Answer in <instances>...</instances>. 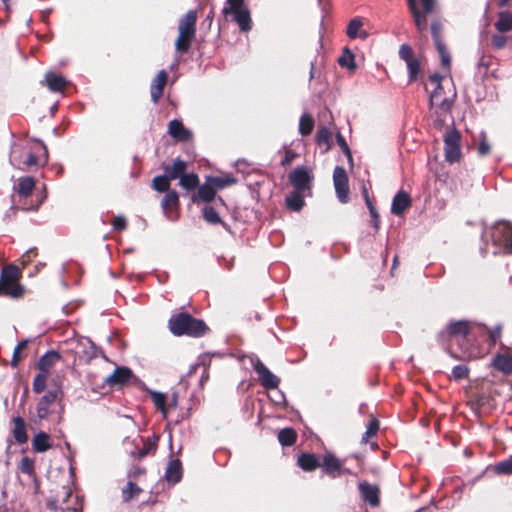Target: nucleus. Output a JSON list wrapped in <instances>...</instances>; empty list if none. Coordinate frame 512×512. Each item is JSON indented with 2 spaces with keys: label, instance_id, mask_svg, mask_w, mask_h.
<instances>
[{
  "label": "nucleus",
  "instance_id": "obj_1",
  "mask_svg": "<svg viewBox=\"0 0 512 512\" xmlns=\"http://www.w3.org/2000/svg\"><path fill=\"white\" fill-rule=\"evenodd\" d=\"M168 323L171 333L175 336L187 335L191 337H201L207 330L204 321L196 319L186 312L172 315Z\"/></svg>",
  "mask_w": 512,
  "mask_h": 512
},
{
  "label": "nucleus",
  "instance_id": "obj_2",
  "mask_svg": "<svg viewBox=\"0 0 512 512\" xmlns=\"http://www.w3.org/2000/svg\"><path fill=\"white\" fill-rule=\"evenodd\" d=\"M21 276L19 268L14 264L4 266L0 273V296L19 298L24 293V287L18 283Z\"/></svg>",
  "mask_w": 512,
  "mask_h": 512
},
{
  "label": "nucleus",
  "instance_id": "obj_3",
  "mask_svg": "<svg viewBox=\"0 0 512 512\" xmlns=\"http://www.w3.org/2000/svg\"><path fill=\"white\" fill-rule=\"evenodd\" d=\"M228 7L223 9L225 15H233L241 32H249L252 29V19L244 0H227Z\"/></svg>",
  "mask_w": 512,
  "mask_h": 512
},
{
  "label": "nucleus",
  "instance_id": "obj_4",
  "mask_svg": "<svg viewBox=\"0 0 512 512\" xmlns=\"http://www.w3.org/2000/svg\"><path fill=\"white\" fill-rule=\"evenodd\" d=\"M49 160V153L42 140L35 138L30 141V155L23 160L20 170L26 171L31 167H44Z\"/></svg>",
  "mask_w": 512,
  "mask_h": 512
},
{
  "label": "nucleus",
  "instance_id": "obj_5",
  "mask_svg": "<svg viewBox=\"0 0 512 512\" xmlns=\"http://www.w3.org/2000/svg\"><path fill=\"white\" fill-rule=\"evenodd\" d=\"M444 77L439 73H434L429 76V84L432 86L430 90L428 86L425 87L426 91L430 93V104L432 106L440 107L445 111V117H447L446 110L449 108L450 99L444 93V87L442 81Z\"/></svg>",
  "mask_w": 512,
  "mask_h": 512
},
{
  "label": "nucleus",
  "instance_id": "obj_6",
  "mask_svg": "<svg viewBox=\"0 0 512 512\" xmlns=\"http://www.w3.org/2000/svg\"><path fill=\"white\" fill-rule=\"evenodd\" d=\"M314 175L307 166H297L288 175V181L294 190L312 195Z\"/></svg>",
  "mask_w": 512,
  "mask_h": 512
},
{
  "label": "nucleus",
  "instance_id": "obj_7",
  "mask_svg": "<svg viewBox=\"0 0 512 512\" xmlns=\"http://www.w3.org/2000/svg\"><path fill=\"white\" fill-rule=\"evenodd\" d=\"M490 237L495 246L503 247L507 253L512 254V224L507 221H498L490 228Z\"/></svg>",
  "mask_w": 512,
  "mask_h": 512
},
{
  "label": "nucleus",
  "instance_id": "obj_8",
  "mask_svg": "<svg viewBox=\"0 0 512 512\" xmlns=\"http://www.w3.org/2000/svg\"><path fill=\"white\" fill-rule=\"evenodd\" d=\"M444 156L446 162L453 164L462 157L461 134L459 130H448L444 136Z\"/></svg>",
  "mask_w": 512,
  "mask_h": 512
},
{
  "label": "nucleus",
  "instance_id": "obj_9",
  "mask_svg": "<svg viewBox=\"0 0 512 512\" xmlns=\"http://www.w3.org/2000/svg\"><path fill=\"white\" fill-rule=\"evenodd\" d=\"M398 54L407 65L409 82L417 81L421 76V62L419 58L415 57L412 47L408 44H402Z\"/></svg>",
  "mask_w": 512,
  "mask_h": 512
},
{
  "label": "nucleus",
  "instance_id": "obj_10",
  "mask_svg": "<svg viewBox=\"0 0 512 512\" xmlns=\"http://www.w3.org/2000/svg\"><path fill=\"white\" fill-rule=\"evenodd\" d=\"M442 32L443 24L438 20L433 21L431 24V34L434 41V45L436 47L437 52L440 55L442 67L449 70L451 65V56L443 41Z\"/></svg>",
  "mask_w": 512,
  "mask_h": 512
},
{
  "label": "nucleus",
  "instance_id": "obj_11",
  "mask_svg": "<svg viewBox=\"0 0 512 512\" xmlns=\"http://www.w3.org/2000/svg\"><path fill=\"white\" fill-rule=\"evenodd\" d=\"M333 184L340 203L349 201V180L346 170L342 166H336L333 171Z\"/></svg>",
  "mask_w": 512,
  "mask_h": 512
},
{
  "label": "nucleus",
  "instance_id": "obj_12",
  "mask_svg": "<svg viewBox=\"0 0 512 512\" xmlns=\"http://www.w3.org/2000/svg\"><path fill=\"white\" fill-rule=\"evenodd\" d=\"M251 363L254 371L258 375L259 382L264 388L268 390L278 388L280 379L273 374L260 359H252Z\"/></svg>",
  "mask_w": 512,
  "mask_h": 512
},
{
  "label": "nucleus",
  "instance_id": "obj_13",
  "mask_svg": "<svg viewBox=\"0 0 512 512\" xmlns=\"http://www.w3.org/2000/svg\"><path fill=\"white\" fill-rule=\"evenodd\" d=\"M470 332V322L467 320L451 321L446 329L438 334V341L445 344L450 337H466Z\"/></svg>",
  "mask_w": 512,
  "mask_h": 512
},
{
  "label": "nucleus",
  "instance_id": "obj_14",
  "mask_svg": "<svg viewBox=\"0 0 512 512\" xmlns=\"http://www.w3.org/2000/svg\"><path fill=\"white\" fill-rule=\"evenodd\" d=\"M32 139L24 134V137L17 138L12 142L9 161L14 167L20 169L23 154L30 155V141Z\"/></svg>",
  "mask_w": 512,
  "mask_h": 512
},
{
  "label": "nucleus",
  "instance_id": "obj_15",
  "mask_svg": "<svg viewBox=\"0 0 512 512\" xmlns=\"http://www.w3.org/2000/svg\"><path fill=\"white\" fill-rule=\"evenodd\" d=\"M62 392L60 389L48 390L39 400L36 406L37 416L40 419H47L52 413L51 405L58 399H61Z\"/></svg>",
  "mask_w": 512,
  "mask_h": 512
},
{
  "label": "nucleus",
  "instance_id": "obj_16",
  "mask_svg": "<svg viewBox=\"0 0 512 512\" xmlns=\"http://www.w3.org/2000/svg\"><path fill=\"white\" fill-rule=\"evenodd\" d=\"M343 459L337 458L333 453L327 452L321 461L320 467L323 472L330 478L335 479L341 475L342 466L344 465Z\"/></svg>",
  "mask_w": 512,
  "mask_h": 512
},
{
  "label": "nucleus",
  "instance_id": "obj_17",
  "mask_svg": "<svg viewBox=\"0 0 512 512\" xmlns=\"http://www.w3.org/2000/svg\"><path fill=\"white\" fill-rule=\"evenodd\" d=\"M168 82V72L160 70L150 85V95L152 101L157 104L163 95V91Z\"/></svg>",
  "mask_w": 512,
  "mask_h": 512
},
{
  "label": "nucleus",
  "instance_id": "obj_18",
  "mask_svg": "<svg viewBox=\"0 0 512 512\" xmlns=\"http://www.w3.org/2000/svg\"><path fill=\"white\" fill-rule=\"evenodd\" d=\"M133 376L131 369L125 366L116 367L114 372L104 379V383L109 386L125 385Z\"/></svg>",
  "mask_w": 512,
  "mask_h": 512
},
{
  "label": "nucleus",
  "instance_id": "obj_19",
  "mask_svg": "<svg viewBox=\"0 0 512 512\" xmlns=\"http://www.w3.org/2000/svg\"><path fill=\"white\" fill-rule=\"evenodd\" d=\"M359 491L363 501L369 503L372 507L379 505V489L376 485L360 482Z\"/></svg>",
  "mask_w": 512,
  "mask_h": 512
},
{
  "label": "nucleus",
  "instance_id": "obj_20",
  "mask_svg": "<svg viewBox=\"0 0 512 512\" xmlns=\"http://www.w3.org/2000/svg\"><path fill=\"white\" fill-rule=\"evenodd\" d=\"M197 13L189 10L179 21L178 31L184 34L196 36Z\"/></svg>",
  "mask_w": 512,
  "mask_h": 512
},
{
  "label": "nucleus",
  "instance_id": "obj_21",
  "mask_svg": "<svg viewBox=\"0 0 512 512\" xmlns=\"http://www.w3.org/2000/svg\"><path fill=\"white\" fill-rule=\"evenodd\" d=\"M411 198L409 194L403 190L397 192L391 204V213L400 216L410 206Z\"/></svg>",
  "mask_w": 512,
  "mask_h": 512
},
{
  "label": "nucleus",
  "instance_id": "obj_22",
  "mask_svg": "<svg viewBox=\"0 0 512 512\" xmlns=\"http://www.w3.org/2000/svg\"><path fill=\"white\" fill-rule=\"evenodd\" d=\"M45 82L52 92H62L69 85L68 80L53 71H48L45 74Z\"/></svg>",
  "mask_w": 512,
  "mask_h": 512
},
{
  "label": "nucleus",
  "instance_id": "obj_23",
  "mask_svg": "<svg viewBox=\"0 0 512 512\" xmlns=\"http://www.w3.org/2000/svg\"><path fill=\"white\" fill-rule=\"evenodd\" d=\"M187 163L181 158L174 159L172 165H166L164 167L165 176L171 181L180 179V177L186 172Z\"/></svg>",
  "mask_w": 512,
  "mask_h": 512
},
{
  "label": "nucleus",
  "instance_id": "obj_24",
  "mask_svg": "<svg viewBox=\"0 0 512 512\" xmlns=\"http://www.w3.org/2000/svg\"><path fill=\"white\" fill-rule=\"evenodd\" d=\"M165 479L171 484H176L182 479V464L180 460L173 459L168 462L165 470Z\"/></svg>",
  "mask_w": 512,
  "mask_h": 512
},
{
  "label": "nucleus",
  "instance_id": "obj_25",
  "mask_svg": "<svg viewBox=\"0 0 512 512\" xmlns=\"http://www.w3.org/2000/svg\"><path fill=\"white\" fill-rule=\"evenodd\" d=\"M60 359L61 355L59 352L49 350L39 358L37 368L39 371L49 374L51 367H53Z\"/></svg>",
  "mask_w": 512,
  "mask_h": 512
},
{
  "label": "nucleus",
  "instance_id": "obj_26",
  "mask_svg": "<svg viewBox=\"0 0 512 512\" xmlns=\"http://www.w3.org/2000/svg\"><path fill=\"white\" fill-rule=\"evenodd\" d=\"M307 196H309L307 193L293 189V191L286 196L285 204L288 209L299 212L304 207V198Z\"/></svg>",
  "mask_w": 512,
  "mask_h": 512
},
{
  "label": "nucleus",
  "instance_id": "obj_27",
  "mask_svg": "<svg viewBox=\"0 0 512 512\" xmlns=\"http://www.w3.org/2000/svg\"><path fill=\"white\" fill-rule=\"evenodd\" d=\"M409 11L411 12L418 32L422 33L427 27V14H422L418 8L416 0H407Z\"/></svg>",
  "mask_w": 512,
  "mask_h": 512
},
{
  "label": "nucleus",
  "instance_id": "obj_28",
  "mask_svg": "<svg viewBox=\"0 0 512 512\" xmlns=\"http://www.w3.org/2000/svg\"><path fill=\"white\" fill-rule=\"evenodd\" d=\"M492 365L501 373L509 375L512 373V355L496 354L493 357Z\"/></svg>",
  "mask_w": 512,
  "mask_h": 512
},
{
  "label": "nucleus",
  "instance_id": "obj_29",
  "mask_svg": "<svg viewBox=\"0 0 512 512\" xmlns=\"http://www.w3.org/2000/svg\"><path fill=\"white\" fill-rule=\"evenodd\" d=\"M297 464L302 470L311 472L320 467L321 462L313 453H302L298 456Z\"/></svg>",
  "mask_w": 512,
  "mask_h": 512
},
{
  "label": "nucleus",
  "instance_id": "obj_30",
  "mask_svg": "<svg viewBox=\"0 0 512 512\" xmlns=\"http://www.w3.org/2000/svg\"><path fill=\"white\" fill-rule=\"evenodd\" d=\"M35 179L32 176L20 177L18 185L14 188L19 197L27 198L30 196L35 188Z\"/></svg>",
  "mask_w": 512,
  "mask_h": 512
},
{
  "label": "nucleus",
  "instance_id": "obj_31",
  "mask_svg": "<svg viewBox=\"0 0 512 512\" xmlns=\"http://www.w3.org/2000/svg\"><path fill=\"white\" fill-rule=\"evenodd\" d=\"M178 206H179L178 193L175 190L167 191L161 201V207L169 220L174 221L175 218L172 217L170 214H168L167 210L169 208H177Z\"/></svg>",
  "mask_w": 512,
  "mask_h": 512
},
{
  "label": "nucleus",
  "instance_id": "obj_32",
  "mask_svg": "<svg viewBox=\"0 0 512 512\" xmlns=\"http://www.w3.org/2000/svg\"><path fill=\"white\" fill-rule=\"evenodd\" d=\"M207 181L211 183L216 190H221L237 183V178L231 174L222 176H207Z\"/></svg>",
  "mask_w": 512,
  "mask_h": 512
},
{
  "label": "nucleus",
  "instance_id": "obj_33",
  "mask_svg": "<svg viewBox=\"0 0 512 512\" xmlns=\"http://www.w3.org/2000/svg\"><path fill=\"white\" fill-rule=\"evenodd\" d=\"M495 29L500 33H506L512 30V12L501 11L498 13V19L494 23Z\"/></svg>",
  "mask_w": 512,
  "mask_h": 512
},
{
  "label": "nucleus",
  "instance_id": "obj_34",
  "mask_svg": "<svg viewBox=\"0 0 512 512\" xmlns=\"http://www.w3.org/2000/svg\"><path fill=\"white\" fill-rule=\"evenodd\" d=\"M14 423V429H13V435L18 444H24L28 440V436L26 433V423L25 420L17 416L13 419Z\"/></svg>",
  "mask_w": 512,
  "mask_h": 512
},
{
  "label": "nucleus",
  "instance_id": "obj_35",
  "mask_svg": "<svg viewBox=\"0 0 512 512\" xmlns=\"http://www.w3.org/2000/svg\"><path fill=\"white\" fill-rule=\"evenodd\" d=\"M363 26V22L360 18L356 17L349 21L346 29V35L350 39H356L357 37H360L362 39L367 38L368 34L365 31L360 32V29Z\"/></svg>",
  "mask_w": 512,
  "mask_h": 512
},
{
  "label": "nucleus",
  "instance_id": "obj_36",
  "mask_svg": "<svg viewBox=\"0 0 512 512\" xmlns=\"http://www.w3.org/2000/svg\"><path fill=\"white\" fill-rule=\"evenodd\" d=\"M32 446L36 452L47 451L51 447L49 435L43 431H40L34 436L32 440Z\"/></svg>",
  "mask_w": 512,
  "mask_h": 512
},
{
  "label": "nucleus",
  "instance_id": "obj_37",
  "mask_svg": "<svg viewBox=\"0 0 512 512\" xmlns=\"http://www.w3.org/2000/svg\"><path fill=\"white\" fill-rule=\"evenodd\" d=\"M195 36L188 35L179 32L176 40H175V49L180 54H185L191 47L192 42L194 41Z\"/></svg>",
  "mask_w": 512,
  "mask_h": 512
},
{
  "label": "nucleus",
  "instance_id": "obj_38",
  "mask_svg": "<svg viewBox=\"0 0 512 512\" xmlns=\"http://www.w3.org/2000/svg\"><path fill=\"white\" fill-rule=\"evenodd\" d=\"M140 440L144 442V446L141 449H137V458L139 460L156 451L158 437L153 436L147 439L140 438Z\"/></svg>",
  "mask_w": 512,
  "mask_h": 512
},
{
  "label": "nucleus",
  "instance_id": "obj_39",
  "mask_svg": "<svg viewBox=\"0 0 512 512\" xmlns=\"http://www.w3.org/2000/svg\"><path fill=\"white\" fill-rule=\"evenodd\" d=\"M203 218L210 224H221L226 230H229V226L221 220L219 213L212 206H205L203 208Z\"/></svg>",
  "mask_w": 512,
  "mask_h": 512
},
{
  "label": "nucleus",
  "instance_id": "obj_40",
  "mask_svg": "<svg viewBox=\"0 0 512 512\" xmlns=\"http://www.w3.org/2000/svg\"><path fill=\"white\" fill-rule=\"evenodd\" d=\"M179 185L186 191L194 190L199 186V177L195 173H186L180 177Z\"/></svg>",
  "mask_w": 512,
  "mask_h": 512
},
{
  "label": "nucleus",
  "instance_id": "obj_41",
  "mask_svg": "<svg viewBox=\"0 0 512 512\" xmlns=\"http://www.w3.org/2000/svg\"><path fill=\"white\" fill-rule=\"evenodd\" d=\"M215 195H216V189L207 180L204 184L198 186V197L203 202H206V203L211 202L215 198Z\"/></svg>",
  "mask_w": 512,
  "mask_h": 512
},
{
  "label": "nucleus",
  "instance_id": "obj_42",
  "mask_svg": "<svg viewBox=\"0 0 512 512\" xmlns=\"http://www.w3.org/2000/svg\"><path fill=\"white\" fill-rule=\"evenodd\" d=\"M297 439V433L293 428H283L278 432V441L282 446H292Z\"/></svg>",
  "mask_w": 512,
  "mask_h": 512
},
{
  "label": "nucleus",
  "instance_id": "obj_43",
  "mask_svg": "<svg viewBox=\"0 0 512 512\" xmlns=\"http://www.w3.org/2000/svg\"><path fill=\"white\" fill-rule=\"evenodd\" d=\"M148 393L150 394L153 403L155 404L156 408L159 409L162 413V416L164 418L167 417V408L165 404L166 395L162 392L154 391L151 389H147Z\"/></svg>",
  "mask_w": 512,
  "mask_h": 512
},
{
  "label": "nucleus",
  "instance_id": "obj_44",
  "mask_svg": "<svg viewBox=\"0 0 512 512\" xmlns=\"http://www.w3.org/2000/svg\"><path fill=\"white\" fill-rule=\"evenodd\" d=\"M492 150V146L490 142L487 140L486 134L484 131L480 133L479 140L476 144V152L479 157H486L490 154Z\"/></svg>",
  "mask_w": 512,
  "mask_h": 512
},
{
  "label": "nucleus",
  "instance_id": "obj_45",
  "mask_svg": "<svg viewBox=\"0 0 512 512\" xmlns=\"http://www.w3.org/2000/svg\"><path fill=\"white\" fill-rule=\"evenodd\" d=\"M338 64L341 67H347L350 71H354L356 69L354 54L348 48H345L338 59Z\"/></svg>",
  "mask_w": 512,
  "mask_h": 512
},
{
  "label": "nucleus",
  "instance_id": "obj_46",
  "mask_svg": "<svg viewBox=\"0 0 512 512\" xmlns=\"http://www.w3.org/2000/svg\"><path fill=\"white\" fill-rule=\"evenodd\" d=\"M152 188L157 192L166 193L170 190V180L165 176V174L157 175L152 181Z\"/></svg>",
  "mask_w": 512,
  "mask_h": 512
},
{
  "label": "nucleus",
  "instance_id": "obj_47",
  "mask_svg": "<svg viewBox=\"0 0 512 512\" xmlns=\"http://www.w3.org/2000/svg\"><path fill=\"white\" fill-rule=\"evenodd\" d=\"M494 472L498 475H512V455L495 464Z\"/></svg>",
  "mask_w": 512,
  "mask_h": 512
},
{
  "label": "nucleus",
  "instance_id": "obj_48",
  "mask_svg": "<svg viewBox=\"0 0 512 512\" xmlns=\"http://www.w3.org/2000/svg\"><path fill=\"white\" fill-rule=\"evenodd\" d=\"M49 374L44 372H39L33 379V392L36 394L42 393L46 388V381Z\"/></svg>",
  "mask_w": 512,
  "mask_h": 512
},
{
  "label": "nucleus",
  "instance_id": "obj_49",
  "mask_svg": "<svg viewBox=\"0 0 512 512\" xmlns=\"http://www.w3.org/2000/svg\"><path fill=\"white\" fill-rule=\"evenodd\" d=\"M79 345L83 346V348H84L83 352L85 353V355L88 359H93V358L97 357V355H98L97 347L90 339H88V338L81 339L79 341Z\"/></svg>",
  "mask_w": 512,
  "mask_h": 512
},
{
  "label": "nucleus",
  "instance_id": "obj_50",
  "mask_svg": "<svg viewBox=\"0 0 512 512\" xmlns=\"http://www.w3.org/2000/svg\"><path fill=\"white\" fill-rule=\"evenodd\" d=\"M379 421L376 418H373L370 420L366 432L362 436L361 442L366 443L368 442V438L371 436H375L379 430Z\"/></svg>",
  "mask_w": 512,
  "mask_h": 512
},
{
  "label": "nucleus",
  "instance_id": "obj_51",
  "mask_svg": "<svg viewBox=\"0 0 512 512\" xmlns=\"http://www.w3.org/2000/svg\"><path fill=\"white\" fill-rule=\"evenodd\" d=\"M508 39L509 37L504 35V33H495L491 37L492 47L495 50H500L506 46Z\"/></svg>",
  "mask_w": 512,
  "mask_h": 512
},
{
  "label": "nucleus",
  "instance_id": "obj_52",
  "mask_svg": "<svg viewBox=\"0 0 512 512\" xmlns=\"http://www.w3.org/2000/svg\"><path fill=\"white\" fill-rule=\"evenodd\" d=\"M141 489L133 482L129 481L126 487L123 489V499L129 501L135 495H138Z\"/></svg>",
  "mask_w": 512,
  "mask_h": 512
},
{
  "label": "nucleus",
  "instance_id": "obj_53",
  "mask_svg": "<svg viewBox=\"0 0 512 512\" xmlns=\"http://www.w3.org/2000/svg\"><path fill=\"white\" fill-rule=\"evenodd\" d=\"M168 133L175 141H187L192 137L191 130H168Z\"/></svg>",
  "mask_w": 512,
  "mask_h": 512
},
{
  "label": "nucleus",
  "instance_id": "obj_54",
  "mask_svg": "<svg viewBox=\"0 0 512 512\" xmlns=\"http://www.w3.org/2000/svg\"><path fill=\"white\" fill-rule=\"evenodd\" d=\"M27 344H28V340L24 339V340H21L16 345V347L14 348L13 357H12V360H11V366L12 367H17L18 366L19 361H20V351L22 349H24Z\"/></svg>",
  "mask_w": 512,
  "mask_h": 512
},
{
  "label": "nucleus",
  "instance_id": "obj_55",
  "mask_svg": "<svg viewBox=\"0 0 512 512\" xmlns=\"http://www.w3.org/2000/svg\"><path fill=\"white\" fill-rule=\"evenodd\" d=\"M469 368L466 365H456L452 369V376L455 380H461L468 376Z\"/></svg>",
  "mask_w": 512,
  "mask_h": 512
},
{
  "label": "nucleus",
  "instance_id": "obj_56",
  "mask_svg": "<svg viewBox=\"0 0 512 512\" xmlns=\"http://www.w3.org/2000/svg\"><path fill=\"white\" fill-rule=\"evenodd\" d=\"M297 156L298 154L295 151L291 149H285L284 156L281 159V165L287 166L291 164L296 159Z\"/></svg>",
  "mask_w": 512,
  "mask_h": 512
},
{
  "label": "nucleus",
  "instance_id": "obj_57",
  "mask_svg": "<svg viewBox=\"0 0 512 512\" xmlns=\"http://www.w3.org/2000/svg\"><path fill=\"white\" fill-rule=\"evenodd\" d=\"M46 198H47V192H46V187L44 186L43 187V192L41 193V195L39 197V200L36 202V204L35 205H31V206L23 205L21 207V209L24 210V211L38 210V208L41 206V204L45 201Z\"/></svg>",
  "mask_w": 512,
  "mask_h": 512
},
{
  "label": "nucleus",
  "instance_id": "obj_58",
  "mask_svg": "<svg viewBox=\"0 0 512 512\" xmlns=\"http://www.w3.org/2000/svg\"><path fill=\"white\" fill-rule=\"evenodd\" d=\"M299 128H314V118L310 114H303L300 118Z\"/></svg>",
  "mask_w": 512,
  "mask_h": 512
},
{
  "label": "nucleus",
  "instance_id": "obj_59",
  "mask_svg": "<svg viewBox=\"0 0 512 512\" xmlns=\"http://www.w3.org/2000/svg\"><path fill=\"white\" fill-rule=\"evenodd\" d=\"M37 256V249L36 248H30L28 249L21 257V264L23 266L27 265L33 257Z\"/></svg>",
  "mask_w": 512,
  "mask_h": 512
},
{
  "label": "nucleus",
  "instance_id": "obj_60",
  "mask_svg": "<svg viewBox=\"0 0 512 512\" xmlns=\"http://www.w3.org/2000/svg\"><path fill=\"white\" fill-rule=\"evenodd\" d=\"M435 4V0H421L422 14L429 15L430 13H432L434 11Z\"/></svg>",
  "mask_w": 512,
  "mask_h": 512
},
{
  "label": "nucleus",
  "instance_id": "obj_61",
  "mask_svg": "<svg viewBox=\"0 0 512 512\" xmlns=\"http://www.w3.org/2000/svg\"><path fill=\"white\" fill-rule=\"evenodd\" d=\"M331 136V130H318L316 134V140L319 144L328 143V140Z\"/></svg>",
  "mask_w": 512,
  "mask_h": 512
},
{
  "label": "nucleus",
  "instance_id": "obj_62",
  "mask_svg": "<svg viewBox=\"0 0 512 512\" xmlns=\"http://www.w3.org/2000/svg\"><path fill=\"white\" fill-rule=\"evenodd\" d=\"M112 226L117 231H122L126 228V219L123 216H117L112 221Z\"/></svg>",
  "mask_w": 512,
  "mask_h": 512
},
{
  "label": "nucleus",
  "instance_id": "obj_63",
  "mask_svg": "<svg viewBox=\"0 0 512 512\" xmlns=\"http://www.w3.org/2000/svg\"><path fill=\"white\" fill-rule=\"evenodd\" d=\"M501 330L502 326L500 324L489 330V339L492 343H495L501 337Z\"/></svg>",
  "mask_w": 512,
  "mask_h": 512
},
{
  "label": "nucleus",
  "instance_id": "obj_64",
  "mask_svg": "<svg viewBox=\"0 0 512 512\" xmlns=\"http://www.w3.org/2000/svg\"><path fill=\"white\" fill-rule=\"evenodd\" d=\"M336 137H337V143L340 146L343 153L344 154L349 153V151H351V150H350L345 138L340 133H338Z\"/></svg>",
  "mask_w": 512,
  "mask_h": 512
}]
</instances>
